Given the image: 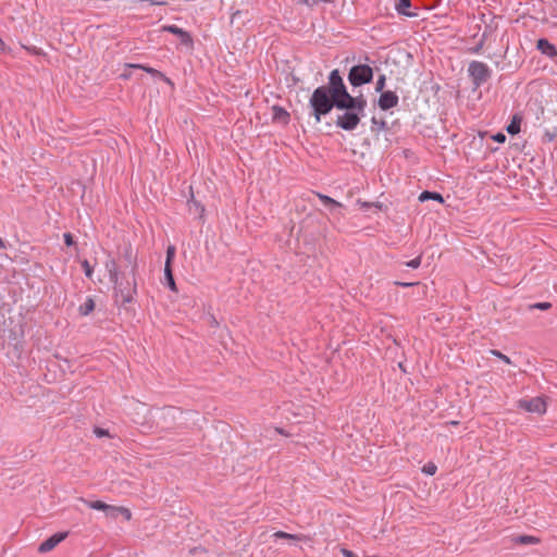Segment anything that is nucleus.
I'll use <instances>...</instances> for the list:
<instances>
[{"label": "nucleus", "instance_id": "f257e3e1", "mask_svg": "<svg viewBox=\"0 0 557 557\" xmlns=\"http://www.w3.org/2000/svg\"><path fill=\"white\" fill-rule=\"evenodd\" d=\"M106 269L110 281L114 284L115 301L121 306L133 302L137 294V273L132 275L131 271L120 270L117 262L112 258L107 260Z\"/></svg>", "mask_w": 557, "mask_h": 557}, {"label": "nucleus", "instance_id": "f03ea898", "mask_svg": "<svg viewBox=\"0 0 557 557\" xmlns=\"http://www.w3.org/2000/svg\"><path fill=\"white\" fill-rule=\"evenodd\" d=\"M343 103L345 104L344 108H336L343 113L337 115L335 124L344 131H354L364 113L367 99L363 95H359L352 97V101L344 100Z\"/></svg>", "mask_w": 557, "mask_h": 557}, {"label": "nucleus", "instance_id": "7ed1b4c3", "mask_svg": "<svg viewBox=\"0 0 557 557\" xmlns=\"http://www.w3.org/2000/svg\"><path fill=\"white\" fill-rule=\"evenodd\" d=\"M309 104L312 109L315 122L321 121V116L330 113L333 108H344V103L341 100H335L329 92L325 86H320L314 89L309 100Z\"/></svg>", "mask_w": 557, "mask_h": 557}, {"label": "nucleus", "instance_id": "20e7f679", "mask_svg": "<svg viewBox=\"0 0 557 557\" xmlns=\"http://www.w3.org/2000/svg\"><path fill=\"white\" fill-rule=\"evenodd\" d=\"M329 89V92L335 98V100L341 101H352V97L348 91L344 84V81L339 74L338 70H333L329 76V84L325 86Z\"/></svg>", "mask_w": 557, "mask_h": 557}, {"label": "nucleus", "instance_id": "39448f33", "mask_svg": "<svg viewBox=\"0 0 557 557\" xmlns=\"http://www.w3.org/2000/svg\"><path fill=\"white\" fill-rule=\"evenodd\" d=\"M81 500L91 509L103 511L109 518L116 519L119 515H123L126 520L132 518L131 511L125 507L108 505L101 500H86L84 498H81Z\"/></svg>", "mask_w": 557, "mask_h": 557}, {"label": "nucleus", "instance_id": "423d86ee", "mask_svg": "<svg viewBox=\"0 0 557 557\" xmlns=\"http://www.w3.org/2000/svg\"><path fill=\"white\" fill-rule=\"evenodd\" d=\"M373 78V70L367 64L354 65L348 73V82L354 87L368 84Z\"/></svg>", "mask_w": 557, "mask_h": 557}, {"label": "nucleus", "instance_id": "0eeeda50", "mask_svg": "<svg viewBox=\"0 0 557 557\" xmlns=\"http://www.w3.org/2000/svg\"><path fill=\"white\" fill-rule=\"evenodd\" d=\"M468 71L476 86H480L490 77V70L483 62L472 61Z\"/></svg>", "mask_w": 557, "mask_h": 557}, {"label": "nucleus", "instance_id": "6e6552de", "mask_svg": "<svg viewBox=\"0 0 557 557\" xmlns=\"http://www.w3.org/2000/svg\"><path fill=\"white\" fill-rule=\"evenodd\" d=\"M518 407L528 412L543 414L546 412V403L542 397H534L532 399H520Z\"/></svg>", "mask_w": 557, "mask_h": 557}, {"label": "nucleus", "instance_id": "1a4fd4ad", "mask_svg": "<svg viewBox=\"0 0 557 557\" xmlns=\"http://www.w3.org/2000/svg\"><path fill=\"white\" fill-rule=\"evenodd\" d=\"M120 270L131 271V274L137 273L138 263L137 255L134 252L132 246H126L122 253V264L119 265Z\"/></svg>", "mask_w": 557, "mask_h": 557}, {"label": "nucleus", "instance_id": "9d476101", "mask_svg": "<svg viewBox=\"0 0 557 557\" xmlns=\"http://www.w3.org/2000/svg\"><path fill=\"white\" fill-rule=\"evenodd\" d=\"M69 535V532H59L44 541L39 547L38 552L41 554L48 553L52 550L59 543L64 541Z\"/></svg>", "mask_w": 557, "mask_h": 557}, {"label": "nucleus", "instance_id": "9b49d317", "mask_svg": "<svg viewBox=\"0 0 557 557\" xmlns=\"http://www.w3.org/2000/svg\"><path fill=\"white\" fill-rule=\"evenodd\" d=\"M398 96L394 91H383L379 98V107L382 110H389L395 108L398 104Z\"/></svg>", "mask_w": 557, "mask_h": 557}, {"label": "nucleus", "instance_id": "f8f14e48", "mask_svg": "<svg viewBox=\"0 0 557 557\" xmlns=\"http://www.w3.org/2000/svg\"><path fill=\"white\" fill-rule=\"evenodd\" d=\"M162 30L178 36L181 38L182 44L185 46H189L193 44L191 36L184 29L177 27L176 25H164L162 26Z\"/></svg>", "mask_w": 557, "mask_h": 557}, {"label": "nucleus", "instance_id": "ddd939ff", "mask_svg": "<svg viewBox=\"0 0 557 557\" xmlns=\"http://www.w3.org/2000/svg\"><path fill=\"white\" fill-rule=\"evenodd\" d=\"M536 48L545 55L549 58L557 57V49L556 47L550 44L547 39L541 38L537 40Z\"/></svg>", "mask_w": 557, "mask_h": 557}, {"label": "nucleus", "instance_id": "4468645a", "mask_svg": "<svg viewBox=\"0 0 557 557\" xmlns=\"http://www.w3.org/2000/svg\"><path fill=\"white\" fill-rule=\"evenodd\" d=\"M272 119L275 123L287 125L289 122V113L282 107L274 106L272 108Z\"/></svg>", "mask_w": 557, "mask_h": 557}, {"label": "nucleus", "instance_id": "2eb2a0df", "mask_svg": "<svg viewBox=\"0 0 557 557\" xmlns=\"http://www.w3.org/2000/svg\"><path fill=\"white\" fill-rule=\"evenodd\" d=\"M275 539H284L294 542H309L311 539L305 534H290L284 531H277L273 534Z\"/></svg>", "mask_w": 557, "mask_h": 557}, {"label": "nucleus", "instance_id": "dca6fc26", "mask_svg": "<svg viewBox=\"0 0 557 557\" xmlns=\"http://www.w3.org/2000/svg\"><path fill=\"white\" fill-rule=\"evenodd\" d=\"M131 66L136 67V69H141L145 72L151 74L152 76L159 77V78L165 81L166 83L171 84V81L163 73H161L160 71H158L156 69L145 66V65H139V64H132Z\"/></svg>", "mask_w": 557, "mask_h": 557}, {"label": "nucleus", "instance_id": "f3484780", "mask_svg": "<svg viewBox=\"0 0 557 557\" xmlns=\"http://www.w3.org/2000/svg\"><path fill=\"white\" fill-rule=\"evenodd\" d=\"M429 199L437 200L438 202H443L444 201L442 195L438 194V193H435V191H428V190H425V191L421 193L420 196H419V200L422 201V202L426 201Z\"/></svg>", "mask_w": 557, "mask_h": 557}, {"label": "nucleus", "instance_id": "a211bd4d", "mask_svg": "<svg viewBox=\"0 0 557 557\" xmlns=\"http://www.w3.org/2000/svg\"><path fill=\"white\" fill-rule=\"evenodd\" d=\"M164 277L169 288L173 292H176L177 287L173 277L172 268H164Z\"/></svg>", "mask_w": 557, "mask_h": 557}, {"label": "nucleus", "instance_id": "6ab92c4d", "mask_svg": "<svg viewBox=\"0 0 557 557\" xmlns=\"http://www.w3.org/2000/svg\"><path fill=\"white\" fill-rule=\"evenodd\" d=\"M95 309V302L91 298H87V300L79 307V313L82 315L89 314Z\"/></svg>", "mask_w": 557, "mask_h": 557}, {"label": "nucleus", "instance_id": "aec40b11", "mask_svg": "<svg viewBox=\"0 0 557 557\" xmlns=\"http://www.w3.org/2000/svg\"><path fill=\"white\" fill-rule=\"evenodd\" d=\"M520 122L521 120L515 115L510 124L507 126V132L511 135L518 134L520 132Z\"/></svg>", "mask_w": 557, "mask_h": 557}, {"label": "nucleus", "instance_id": "412c9836", "mask_svg": "<svg viewBox=\"0 0 557 557\" xmlns=\"http://www.w3.org/2000/svg\"><path fill=\"white\" fill-rule=\"evenodd\" d=\"M410 4H411L410 0H398V3L396 4V9H397L398 13H400V14H404L407 16H412L413 14L406 11V9L410 7Z\"/></svg>", "mask_w": 557, "mask_h": 557}, {"label": "nucleus", "instance_id": "4be33fe9", "mask_svg": "<svg viewBox=\"0 0 557 557\" xmlns=\"http://www.w3.org/2000/svg\"><path fill=\"white\" fill-rule=\"evenodd\" d=\"M319 198L322 200V202L325 205V206H329L331 209L333 208H337V207H341L342 205L339 202H337L336 200L332 199L331 197L329 196H325V195H321V194H318Z\"/></svg>", "mask_w": 557, "mask_h": 557}, {"label": "nucleus", "instance_id": "5701e85b", "mask_svg": "<svg viewBox=\"0 0 557 557\" xmlns=\"http://www.w3.org/2000/svg\"><path fill=\"white\" fill-rule=\"evenodd\" d=\"M516 543L519 544H535L539 543V539L531 535H520L516 539Z\"/></svg>", "mask_w": 557, "mask_h": 557}, {"label": "nucleus", "instance_id": "b1692460", "mask_svg": "<svg viewBox=\"0 0 557 557\" xmlns=\"http://www.w3.org/2000/svg\"><path fill=\"white\" fill-rule=\"evenodd\" d=\"M174 256H175V247L170 245L166 249V260H165L164 268H172L171 263H172Z\"/></svg>", "mask_w": 557, "mask_h": 557}, {"label": "nucleus", "instance_id": "393cba45", "mask_svg": "<svg viewBox=\"0 0 557 557\" xmlns=\"http://www.w3.org/2000/svg\"><path fill=\"white\" fill-rule=\"evenodd\" d=\"M386 77L384 74L380 75L376 85H375V91L376 92H383V89L385 87Z\"/></svg>", "mask_w": 557, "mask_h": 557}, {"label": "nucleus", "instance_id": "a878e982", "mask_svg": "<svg viewBox=\"0 0 557 557\" xmlns=\"http://www.w3.org/2000/svg\"><path fill=\"white\" fill-rule=\"evenodd\" d=\"M436 470H437V467H436L433 462H429V463H426V465L423 467V469H422V471H423L425 474H429V475H433V474H435Z\"/></svg>", "mask_w": 557, "mask_h": 557}, {"label": "nucleus", "instance_id": "bb28decb", "mask_svg": "<svg viewBox=\"0 0 557 557\" xmlns=\"http://www.w3.org/2000/svg\"><path fill=\"white\" fill-rule=\"evenodd\" d=\"M420 264H421V256H418L417 258H414L406 263L407 267L412 268V269L419 268Z\"/></svg>", "mask_w": 557, "mask_h": 557}, {"label": "nucleus", "instance_id": "cd10ccee", "mask_svg": "<svg viewBox=\"0 0 557 557\" xmlns=\"http://www.w3.org/2000/svg\"><path fill=\"white\" fill-rule=\"evenodd\" d=\"M552 307L550 302H536L532 305L530 308L532 309H540V310H547Z\"/></svg>", "mask_w": 557, "mask_h": 557}, {"label": "nucleus", "instance_id": "c85d7f7f", "mask_svg": "<svg viewBox=\"0 0 557 557\" xmlns=\"http://www.w3.org/2000/svg\"><path fill=\"white\" fill-rule=\"evenodd\" d=\"M491 352H492L494 356L498 357V358H499L500 360H503L504 362H506V363H508V364H510V363H511L510 358H509L508 356H506V355L502 354L500 351H498V350H491Z\"/></svg>", "mask_w": 557, "mask_h": 557}, {"label": "nucleus", "instance_id": "c756f323", "mask_svg": "<svg viewBox=\"0 0 557 557\" xmlns=\"http://www.w3.org/2000/svg\"><path fill=\"white\" fill-rule=\"evenodd\" d=\"M82 267L85 271V274L87 277H91V274H92V268L90 267L89 262L87 260H84L82 262Z\"/></svg>", "mask_w": 557, "mask_h": 557}, {"label": "nucleus", "instance_id": "7c9ffc66", "mask_svg": "<svg viewBox=\"0 0 557 557\" xmlns=\"http://www.w3.org/2000/svg\"><path fill=\"white\" fill-rule=\"evenodd\" d=\"M63 237L66 246H72L74 244L73 236L70 233H65Z\"/></svg>", "mask_w": 557, "mask_h": 557}, {"label": "nucleus", "instance_id": "2f4dec72", "mask_svg": "<svg viewBox=\"0 0 557 557\" xmlns=\"http://www.w3.org/2000/svg\"><path fill=\"white\" fill-rule=\"evenodd\" d=\"M94 432H95V434H96L98 437H102V436H107V435H109L108 430H104V429H101V428H96Z\"/></svg>", "mask_w": 557, "mask_h": 557}, {"label": "nucleus", "instance_id": "473e14b6", "mask_svg": "<svg viewBox=\"0 0 557 557\" xmlns=\"http://www.w3.org/2000/svg\"><path fill=\"white\" fill-rule=\"evenodd\" d=\"M372 123L379 125L380 129L386 128V122L384 120L377 121L376 117H372Z\"/></svg>", "mask_w": 557, "mask_h": 557}, {"label": "nucleus", "instance_id": "72a5a7b5", "mask_svg": "<svg viewBox=\"0 0 557 557\" xmlns=\"http://www.w3.org/2000/svg\"><path fill=\"white\" fill-rule=\"evenodd\" d=\"M493 139L497 143H505L506 136L503 133H497L493 136Z\"/></svg>", "mask_w": 557, "mask_h": 557}, {"label": "nucleus", "instance_id": "f704fd0d", "mask_svg": "<svg viewBox=\"0 0 557 557\" xmlns=\"http://www.w3.org/2000/svg\"><path fill=\"white\" fill-rule=\"evenodd\" d=\"M344 557H357L351 550L344 548L342 550Z\"/></svg>", "mask_w": 557, "mask_h": 557}, {"label": "nucleus", "instance_id": "c9c22d12", "mask_svg": "<svg viewBox=\"0 0 557 557\" xmlns=\"http://www.w3.org/2000/svg\"><path fill=\"white\" fill-rule=\"evenodd\" d=\"M395 284H396V285L404 286V287H409V286H413L416 283H401V282H396Z\"/></svg>", "mask_w": 557, "mask_h": 557}, {"label": "nucleus", "instance_id": "e433bc0d", "mask_svg": "<svg viewBox=\"0 0 557 557\" xmlns=\"http://www.w3.org/2000/svg\"><path fill=\"white\" fill-rule=\"evenodd\" d=\"M240 15V11H236L235 13H233L232 15V22H234V20Z\"/></svg>", "mask_w": 557, "mask_h": 557}, {"label": "nucleus", "instance_id": "4c0bfd02", "mask_svg": "<svg viewBox=\"0 0 557 557\" xmlns=\"http://www.w3.org/2000/svg\"><path fill=\"white\" fill-rule=\"evenodd\" d=\"M5 248V244L4 242L0 238V249H4Z\"/></svg>", "mask_w": 557, "mask_h": 557}, {"label": "nucleus", "instance_id": "58836bf2", "mask_svg": "<svg viewBox=\"0 0 557 557\" xmlns=\"http://www.w3.org/2000/svg\"><path fill=\"white\" fill-rule=\"evenodd\" d=\"M3 47H4V42H3V40L0 38V49H3Z\"/></svg>", "mask_w": 557, "mask_h": 557}, {"label": "nucleus", "instance_id": "ea45409f", "mask_svg": "<svg viewBox=\"0 0 557 557\" xmlns=\"http://www.w3.org/2000/svg\"><path fill=\"white\" fill-rule=\"evenodd\" d=\"M304 3L311 5L312 3L309 2V0H304Z\"/></svg>", "mask_w": 557, "mask_h": 557}]
</instances>
